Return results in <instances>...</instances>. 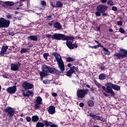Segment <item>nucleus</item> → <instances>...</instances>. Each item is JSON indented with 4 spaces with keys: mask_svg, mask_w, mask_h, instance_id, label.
Instances as JSON below:
<instances>
[{
    "mask_svg": "<svg viewBox=\"0 0 127 127\" xmlns=\"http://www.w3.org/2000/svg\"><path fill=\"white\" fill-rule=\"evenodd\" d=\"M10 9H13L14 10H18V9H19V7H13V8H10Z\"/></svg>",
    "mask_w": 127,
    "mask_h": 127,
    "instance_id": "nucleus-49",
    "label": "nucleus"
},
{
    "mask_svg": "<svg viewBox=\"0 0 127 127\" xmlns=\"http://www.w3.org/2000/svg\"><path fill=\"white\" fill-rule=\"evenodd\" d=\"M107 4H108V5H110L111 6H113V5H114V2H113V1L111 0H109L107 2Z\"/></svg>",
    "mask_w": 127,
    "mask_h": 127,
    "instance_id": "nucleus-31",
    "label": "nucleus"
},
{
    "mask_svg": "<svg viewBox=\"0 0 127 127\" xmlns=\"http://www.w3.org/2000/svg\"><path fill=\"white\" fill-rule=\"evenodd\" d=\"M62 8L63 7V3L61 1H57L56 3V8Z\"/></svg>",
    "mask_w": 127,
    "mask_h": 127,
    "instance_id": "nucleus-21",
    "label": "nucleus"
},
{
    "mask_svg": "<svg viewBox=\"0 0 127 127\" xmlns=\"http://www.w3.org/2000/svg\"><path fill=\"white\" fill-rule=\"evenodd\" d=\"M108 8H109V7L107 5L99 4L97 6L96 10L100 11L101 13H104V12H106L108 10Z\"/></svg>",
    "mask_w": 127,
    "mask_h": 127,
    "instance_id": "nucleus-9",
    "label": "nucleus"
},
{
    "mask_svg": "<svg viewBox=\"0 0 127 127\" xmlns=\"http://www.w3.org/2000/svg\"><path fill=\"white\" fill-rule=\"evenodd\" d=\"M118 25H122L123 24V21H118L117 22Z\"/></svg>",
    "mask_w": 127,
    "mask_h": 127,
    "instance_id": "nucleus-47",
    "label": "nucleus"
},
{
    "mask_svg": "<svg viewBox=\"0 0 127 127\" xmlns=\"http://www.w3.org/2000/svg\"><path fill=\"white\" fill-rule=\"evenodd\" d=\"M119 31L121 33H125V29L123 28H120L119 29Z\"/></svg>",
    "mask_w": 127,
    "mask_h": 127,
    "instance_id": "nucleus-40",
    "label": "nucleus"
},
{
    "mask_svg": "<svg viewBox=\"0 0 127 127\" xmlns=\"http://www.w3.org/2000/svg\"><path fill=\"white\" fill-rule=\"evenodd\" d=\"M47 20H52L53 18H52V15H49L46 17Z\"/></svg>",
    "mask_w": 127,
    "mask_h": 127,
    "instance_id": "nucleus-37",
    "label": "nucleus"
},
{
    "mask_svg": "<svg viewBox=\"0 0 127 127\" xmlns=\"http://www.w3.org/2000/svg\"><path fill=\"white\" fill-rule=\"evenodd\" d=\"M86 87H87V88H90V85H89V84H87L86 85Z\"/></svg>",
    "mask_w": 127,
    "mask_h": 127,
    "instance_id": "nucleus-63",
    "label": "nucleus"
},
{
    "mask_svg": "<svg viewBox=\"0 0 127 127\" xmlns=\"http://www.w3.org/2000/svg\"><path fill=\"white\" fill-rule=\"evenodd\" d=\"M52 95L53 96V97H57L58 95L57 93L54 92L52 93Z\"/></svg>",
    "mask_w": 127,
    "mask_h": 127,
    "instance_id": "nucleus-51",
    "label": "nucleus"
},
{
    "mask_svg": "<svg viewBox=\"0 0 127 127\" xmlns=\"http://www.w3.org/2000/svg\"><path fill=\"white\" fill-rule=\"evenodd\" d=\"M101 13H102L101 12V11H100L99 10H97V11L95 12V14L96 16L100 17V16H101Z\"/></svg>",
    "mask_w": 127,
    "mask_h": 127,
    "instance_id": "nucleus-33",
    "label": "nucleus"
},
{
    "mask_svg": "<svg viewBox=\"0 0 127 127\" xmlns=\"http://www.w3.org/2000/svg\"><path fill=\"white\" fill-rule=\"evenodd\" d=\"M115 60H122L127 57V50L124 49H120V52L115 53L114 55Z\"/></svg>",
    "mask_w": 127,
    "mask_h": 127,
    "instance_id": "nucleus-4",
    "label": "nucleus"
},
{
    "mask_svg": "<svg viewBox=\"0 0 127 127\" xmlns=\"http://www.w3.org/2000/svg\"><path fill=\"white\" fill-rule=\"evenodd\" d=\"M48 25H50V26H51L53 25V24L52 23L49 22Z\"/></svg>",
    "mask_w": 127,
    "mask_h": 127,
    "instance_id": "nucleus-61",
    "label": "nucleus"
},
{
    "mask_svg": "<svg viewBox=\"0 0 127 127\" xmlns=\"http://www.w3.org/2000/svg\"><path fill=\"white\" fill-rule=\"evenodd\" d=\"M76 71V72L79 71L78 67L73 66H72V68H70V69L66 72V75L67 76V77H71V76H72V74H73V73H75Z\"/></svg>",
    "mask_w": 127,
    "mask_h": 127,
    "instance_id": "nucleus-13",
    "label": "nucleus"
},
{
    "mask_svg": "<svg viewBox=\"0 0 127 127\" xmlns=\"http://www.w3.org/2000/svg\"><path fill=\"white\" fill-rule=\"evenodd\" d=\"M22 87L24 88V90H26L33 89L34 85L30 83L27 82V81H25L22 83Z\"/></svg>",
    "mask_w": 127,
    "mask_h": 127,
    "instance_id": "nucleus-12",
    "label": "nucleus"
},
{
    "mask_svg": "<svg viewBox=\"0 0 127 127\" xmlns=\"http://www.w3.org/2000/svg\"><path fill=\"white\" fill-rule=\"evenodd\" d=\"M52 56L55 57L56 61L58 62L59 68H60L61 71L55 67H51L47 65H43V71L54 75H60L61 73H64V71H65V65H64V62L62 60V57L60 56V54L57 52H54L52 53Z\"/></svg>",
    "mask_w": 127,
    "mask_h": 127,
    "instance_id": "nucleus-1",
    "label": "nucleus"
},
{
    "mask_svg": "<svg viewBox=\"0 0 127 127\" xmlns=\"http://www.w3.org/2000/svg\"><path fill=\"white\" fill-rule=\"evenodd\" d=\"M23 96H24V97H29L30 96L29 93H24Z\"/></svg>",
    "mask_w": 127,
    "mask_h": 127,
    "instance_id": "nucleus-53",
    "label": "nucleus"
},
{
    "mask_svg": "<svg viewBox=\"0 0 127 127\" xmlns=\"http://www.w3.org/2000/svg\"><path fill=\"white\" fill-rule=\"evenodd\" d=\"M89 117H90V118H92V119L94 120V121H101V122L105 123L104 118L101 117L99 116H97L96 114H94V113H89Z\"/></svg>",
    "mask_w": 127,
    "mask_h": 127,
    "instance_id": "nucleus-11",
    "label": "nucleus"
},
{
    "mask_svg": "<svg viewBox=\"0 0 127 127\" xmlns=\"http://www.w3.org/2000/svg\"><path fill=\"white\" fill-rule=\"evenodd\" d=\"M41 4L42 6H46V5H47V3L45 0H42L41 1Z\"/></svg>",
    "mask_w": 127,
    "mask_h": 127,
    "instance_id": "nucleus-32",
    "label": "nucleus"
},
{
    "mask_svg": "<svg viewBox=\"0 0 127 127\" xmlns=\"http://www.w3.org/2000/svg\"><path fill=\"white\" fill-rule=\"evenodd\" d=\"M47 111L50 115H54V114L56 113L55 111V107L52 105L49 107Z\"/></svg>",
    "mask_w": 127,
    "mask_h": 127,
    "instance_id": "nucleus-17",
    "label": "nucleus"
},
{
    "mask_svg": "<svg viewBox=\"0 0 127 127\" xmlns=\"http://www.w3.org/2000/svg\"><path fill=\"white\" fill-rule=\"evenodd\" d=\"M88 93H89V89H78L76 92L78 100L79 99H84L88 95Z\"/></svg>",
    "mask_w": 127,
    "mask_h": 127,
    "instance_id": "nucleus-5",
    "label": "nucleus"
},
{
    "mask_svg": "<svg viewBox=\"0 0 127 127\" xmlns=\"http://www.w3.org/2000/svg\"><path fill=\"white\" fill-rule=\"evenodd\" d=\"M26 120L28 123H30V122H31V118L29 117H27Z\"/></svg>",
    "mask_w": 127,
    "mask_h": 127,
    "instance_id": "nucleus-43",
    "label": "nucleus"
},
{
    "mask_svg": "<svg viewBox=\"0 0 127 127\" xmlns=\"http://www.w3.org/2000/svg\"><path fill=\"white\" fill-rule=\"evenodd\" d=\"M42 71H41L40 72V77H46V76H47V73H50V72H47L43 71V67L42 68Z\"/></svg>",
    "mask_w": 127,
    "mask_h": 127,
    "instance_id": "nucleus-24",
    "label": "nucleus"
},
{
    "mask_svg": "<svg viewBox=\"0 0 127 127\" xmlns=\"http://www.w3.org/2000/svg\"><path fill=\"white\" fill-rule=\"evenodd\" d=\"M3 112L7 113V116L9 118H12L14 115V112H15L13 108L8 107L6 109H3Z\"/></svg>",
    "mask_w": 127,
    "mask_h": 127,
    "instance_id": "nucleus-8",
    "label": "nucleus"
},
{
    "mask_svg": "<svg viewBox=\"0 0 127 127\" xmlns=\"http://www.w3.org/2000/svg\"><path fill=\"white\" fill-rule=\"evenodd\" d=\"M112 10H114V11H117V10H118V8L117 6H113L112 7Z\"/></svg>",
    "mask_w": 127,
    "mask_h": 127,
    "instance_id": "nucleus-42",
    "label": "nucleus"
},
{
    "mask_svg": "<svg viewBox=\"0 0 127 127\" xmlns=\"http://www.w3.org/2000/svg\"><path fill=\"white\" fill-rule=\"evenodd\" d=\"M43 123H44V126H45L46 127H51V126L53 125V123L50 121L48 122V121L47 120L44 121Z\"/></svg>",
    "mask_w": 127,
    "mask_h": 127,
    "instance_id": "nucleus-19",
    "label": "nucleus"
},
{
    "mask_svg": "<svg viewBox=\"0 0 127 127\" xmlns=\"http://www.w3.org/2000/svg\"><path fill=\"white\" fill-rule=\"evenodd\" d=\"M89 48H92V49H97V48H99L97 45H95V46H89Z\"/></svg>",
    "mask_w": 127,
    "mask_h": 127,
    "instance_id": "nucleus-36",
    "label": "nucleus"
},
{
    "mask_svg": "<svg viewBox=\"0 0 127 127\" xmlns=\"http://www.w3.org/2000/svg\"><path fill=\"white\" fill-rule=\"evenodd\" d=\"M102 13V16H108V14L107 13Z\"/></svg>",
    "mask_w": 127,
    "mask_h": 127,
    "instance_id": "nucleus-56",
    "label": "nucleus"
},
{
    "mask_svg": "<svg viewBox=\"0 0 127 127\" xmlns=\"http://www.w3.org/2000/svg\"><path fill=\"white\" fill-rule=\"evenodd\" d=\"M10 24V21L4 19V18H0V28H7Z\"/></svg>",
    "mask_w": 127,
    "mask_h": 127,
    "instance_id": "nucleus-7",
    "label": "nucleus"
},
{
    "mask_svg": "<svg viewBox=\"0 0 127 127\" xmlns=\"http://www.w3.org/2000/svg\"><path fill=\"white\" fill-rule=\"evenodd\" d=\"M21 65V64L19 62H17V64H11L10 65L11 70H12V71H17Z\"/></svg>",
    "mask_w": 127,
    "mask_h": 127,
    "instance_id": "nucleus-15",
    "label": "nucleus"
},
{
    "mask_svg": "<svg viewBox=\"0 0 127 127\" xmlns=\"http://www.w3.org/2000/svg\"><path fill=\"white\" fill-rule=\"evenodd\" d=\"M43 82L44 84H45V85L48 84V82L47 80H43Z\"/></svg>",
    "mask_w": 127,
    "mask_h": 127,
    "instance_id": "nucleus-55",
    "label": "nucleus"
},
{
    "mask_svg": "<svg viewBox=\"0 0 127 127\" xmlns=\"http://www.w3.org/2000/svg\"><path fill=\"white\" fill-rule=\"evenodd\" d=\"M2 5L4 7V8H7V6H12L14 5V2L13 1H5L4 4H2Z\"/></svg>",
    "mask_w": 127,
    "mask_h": 127,
    "instance_id": "nucleus-16",
    "label": "nucleus"
},
{
    "mask_svg": "<svg viewBox=\"0 0 127 127\" xmlns=\"http://www.w3.org/2000/svg\"><path fill=\"white\" fill-rule=\"evenodd\" d=\"M102 89L105 92L103 93V94L105 97H109L110 95L111 97H115V96H116V93L114 92L113 90L120 91V90H121V87L117 84L109 82L105 83V86H102ZM108 94H110V95H108Z\"/></svg>",
    "mask_w": 127,
    "mask_h": 127,
    "instance_id": "nucleus-2",
    "label": "nucleus"
},
{
    "mask_svg": "<svg viewBox=\"0 0 127 127\" xmlns=\"http://www.w3.org/2000/svg\"><path fill=\"white\" fill-rule=\"evenodd\" d=\"M34 110H40V108H41V105L43 104L42 102V98L40 96H38L37 97L36 99L34 100Z\"/></svg>",
    "mask_w": 127,
    "mask_h": 127,
    "instance_id": "nucleus-6",
    "label": "nucleus"
},
{
    "mask_svg": "<svg viewBox=\"0 0 127 127\" xmlns=\"http://www.w3.org/2000/svg\"><path fill=\"white\" fill-rule=\"evenodd\" d=\"M96 86H97V87H98L99 88H102V85L98 82L97 84H96Z\"/></svg>",
    "mask_w": 127,
    "mask_h": 127,
    "instance_id": "nucleus-45",
    "label": "nucleus"
},
{
    "mask_svg": "<svg viewBox=\"0 0 127 127\" xmlns=\"http://www.w3.org/2000/svg\"><path fill=\"white\" fill-rule=\"evenodd\" d=\"M27 39H28L29 40V39H30V40H32L33 41H37V40H38V37L37 35H31L28 37Z\"/></svg>",
    "mask_w": 127,
    "mask_h": 127,
    "instance_id": "nucleus-20",
    "label": "nucleus"
},
{
    "mask_svg": "<svg viewBox=\"0 0 127 127\" xmlns=\"http://www.w3.org/2000/svg\"><path fill=\"white\" fill-rule=\"evenodd\" d=\"M97 46L99 48V47H102V48H104V46L102 45V44H101V43H99L98 44H97Z\"/></svg>",
    "mask_w": 127,
    "mask_h": 127,
    "instance_id": "nucleus-48",
    "label": "nucleus"
},
{
    "mask_svg": "<svg viewBox=\"0 0 127 127\" xmlns=\"http://www.w3.org/2000/svg\"><path fill=\"white\" fill-rule=\"evenodd\" d=\"M54 26L55 28H57L58 29H61L62 28V26L59 22H57L54 23Z\"/></svg>",
    "mask_w": 127,
    "mask_h": 127,
    "instance_id": "nucleus-22",
    "label": "nucleus"
},
{
    "mask_svg": "<svg viewBox=\"0 0 127 127\" xmlns=\"http://www.w3.org/2000/svg\"><path fill=\"white\" fill-rule=\"evenodd\" d=\"M52 39L56 40H62L63 41H67V40H73L75 39L74 37L67 36L61 33H55L52 36Z\"/></svg>",
    "mask_w": 127,
    "mask_h": 127,
    "instance_id": "nucleus-3",
    "label": "nucleus"
},
{
    "mask_svg": "<svg viewBox=\"0 0 127 127\" xmlns=\"http://www.w3.org/2000/svg\"><path fill=\"white\" fill-rule=\"evenodd\" d=\"M2 77L3 78H5V79H8V77H7V74H3L2 75Z\"/></svg>",
    "mask_w": 127,
    "mask_h": 127,
    "instance_id": "nucleus-54",
    "label": "nucleus"
},
{
    "mask_svg": "<svg viewBox=\"0 0 127 127\" xmlns=\"http://www.w3.org/2000/svg\"><path fill=\"white\" fill-rule=\"evenodd\" d=\"M107 78V75H106L105 73H101L99 75V80H106Z\"/></svg>",
    "mask_w": 127,
    "mask_h": 127,
    "instance_id": "nucleus-23",
    "label": "nucleus"
},
{
    "mask_svg": "<svg viewBox=\"0 0 127 127\" xmlns=\"http://www.w3.org/2000/svg\"><path fill=\"white\" fill-rule=\"evenodd\" d=\"M36 127H44V124L38 122L36 124Z\"/></svg>",
    "mask_w": 127,
    "mask_h": 127,
    "instance_id": "nucleus-29",
    "label": "nucleus"
},
{
    "mask_svg": "<svg viewBox=\"0 0 127 127\" xmlns=\"http://www.w3.org/2000/svg\"><path fill=\"white\" fill-rule=\"evenodd\" d=\"M79 106L80 108H83V107H84V103H79Z\"/></svg>",
    "mask_w": 127,
    "mask_h": 127,
    "instance_id": "nucleus-52",
    "label": "nucleus"
},
{
    "mask_svg": "<svg viewBox=\"0 0 127 127\" xmlns=\"http://www.w3.org/2000/svg\"><path fill=\"white\" fill-rule=\"evenodd\" d=\"M87 105L88 107H94V106L95 105V103L92 100H89L87 103Z\"/></svg>",
    "mask_w": 127,
    "mask_h": 127,
    "instance_id": "nucleus-26",
    "label": "nucleus"
},
{
    "mask_svg": "<svg viewBox=\"0 0 127 127\" xmlns=\"http://www.w3.org/2000/svg\"><path fill=\"white\" fill-rule=\"evenodd\" d=\"M43 57L45 59V60H48V57H49V54L48 53L43 54Z\"/></svg>",
    "mask_w": 127,
    "mask_h": 127,
    "instance_id": "nucleus-30",
    "label": "nucleus"
},
{
    "mask_svg": "<svg viewBox=\"0 0 127 127\" xmlns=\"http://www.w3.org/2000/svg\"><path fill=\"white\" fill-rule=\"evenodd\" d=\"M94 87H92L90 88V91H91V92H93V91H94Z\"/></svg>",
    "mask_w": 127,
    "mask_h": 127,
    "instance_id": "nucleus-60",
    "label": "nucleus"
},
{
    "mask_svg": "<svg viewBox=\"0 0 127 127\" xmlns=\"http://www.w3.org/2000/svg\"><path fill=\"white\" fill-rule=\"evenodd\" d=\"M15 14H18V12L17 11H16L14 12Z\"/></svg>",
    "mask_w": 127,
    "mask_h": 127,
    "instance_id": "nucleus-64",
    "label": "nucleus"
},
{
    "mask_svg": "<svg viewBox=\"0 0 127 127\" xmlns=\"http://www.w3.org/2000/svg\"><path fill=\"white\" fill-rule=\"evenodd\" d=\"M103 50L105 52V54H106L107 55H110L111 54V52L107 48L103 47Z\"/></svg>",
    "mask_w": 127,
    "mask_h": 127,
    "instance_id": "nucleus-27",
    "label": "nucleus"
},
{
    "mask_svg": "<svg viewBox=\"0 0 127 127\" xmlns=\"http://www.w3.org/2000/svg\"><path fill=\"white\" fill-rule=\"evenodd\" d=\"M50 4L51 6H52V7H53V8H56V5H55L54 3H53V2L52 0H51L50 1Z\"/></svg>",
    "mask_w": 127,
    "mask_h": 127,
    "instance_id": "nucleus-34",
    "label": "nucleus"
},
{
    "mask_svg": "<svg viewBox=\"0 0 127 127\" xmlns=\"http://www.w3.org/2000/svg\"><path fill=\"white\" fill-rule=\"evenodd\" d=\"M39 120V117L37 116H33L32 117V122H33L34 123H36V122H38Z\"/></svg>",
    "mask_w": 127,
    "mask_h": 127,
    "instance_id": "nucleus-25",
    "label": "nucleus"
},
{
    "mask_svg": "<svg viewBox=\"0 0 127 127\" xmlns=\"http://www.w3.org/2000/svg\"><path fill=\"white\" fill-rule=\"evenodd\" d=\"M8 34L9 35H11V36H14L15 33L14 31H9L8 32Z\"/></svg>",
    "mask_w": 127,
    "mask_h": 127,
    "instance_id": "nucleus-38",
    "label": "nucleus"
},
{
    "mask_svg": "<svg viewBox=\"0 0 127 127\" xmlns=\"http://www.w3.org/2000/svg\"><path fill=\"white\" fill-rule=\"evenodd\" d=\"M8 49V46H3L1 48L0 53V55L1 56H4V54L6 55L7 54H6V51Z\"/></svg>",
    "mask_w": 127,
    "mask_h": 127,
    "instance_id": "nucleus-18",
    "label": "nucleus"
},
{
    "mask_svg": "<svg viewBox=\"0 0 127 127\" xmlns=\"http://www.w3.org/2000/svg\"><path fill=\"white\" fill-rule=\"evenodd\" d=\"M71 66H72V64H67V67H68L69 68H70V69H71V68H72V67H71Z\"/></svg>",
    "mask_w": 127,
    "mask_h": 127,
    "instance_id": "nucleus-58",
    "label": "nucleus"
},
{
    "mask_svg": "<svg viewBox=\"0 0 127 127\" xmlns=\"http://www.w3.org/2000/svg\"><path fill=\"white\" fill-rule=\"evenodd\" d=\"M12 16L9 14H8L6 15V17H7V18H8V19H10V18H11Z\"/></svg>",
    "mask_w": 127,
    "mask_h": 127,
    "instance_id": "nucleus-44",
    "label": "nucleus"
},
{
    "mask_svg": "<svg viewBox=\"0 0 127 127\" xmlns=\"http://www.w3.org/2000/svg\"><path fill=\"white\" fill-rule=\"evenodd\" d=\"M94 41H95V42H96V43H97V44L100 43L99 41H98L96 40H95Z\"/></svg>",
    "mask_w": 127,
    "mask_h": 127,
    "instance_id": "nucleus-62",
    "label": "nucleus"
},
{
    "mask_svg": "<svg viewBox=\"0 0 127 127\" xmlns=\"http://www.w3.org/2000/svg\"><path fill=\"white\" fill-rule=\"evenodd\" d=\"M66 62H72L75 61V59L74 58H71L70 57L66 59Z\"/></svg>",
    "mask_w": 127,
    "mask_h": 127,
    "instance_id": "nucleus-28",
    "label": "nucleus"
},
{
    "mask_svg": "<svg viewBox=\"0 0 127 127\" xmlns=\"http://www.w3.org/2000/svg\"><path fill=\"white\" fill-rule=\"evenodd\" d=\"M96 29L97 31H101V28L100 27H96Z\"/></svg>",
    "mask_w": 127,
    "mask_h": 127,
    "instance_id": "nucleus-57",
    "label": "nucleus"
},
{
    "mask_svg": "<svg viewBox=\"0 0 127 127\" xmlns=\"http://www.w3.org/2000/svg\"><path fill=\"white\" fill-rule=\"evenodd\" d=\"M73 41L74 39L66 40V45L68 47L69 49H74V48H78V45H75V44H73Z\"/></svg>",
    "mask_w": 127,
    "mask_h": 127,
    "instance_id": "nucleus-10",
    "label": "nucleus"
},
{
    "mask_svg": "<svg viewBox=\"0 0 127 127\" xmlns=\"http://www.w3.org/2000/svg\"><path fill=\"white\" fill-rule=\"evenodd\" d=\"M46 37H47V38H52V35L47 34L46 35Z\"/></svg>",
    "mask_w": 127,
    "mask_h": 127,
    "instance_id": "nucleus-46",
    "label": "nucleus"
},
{
    "mask_svg": "<svg viewBox=\"0 0 127 127\" xmlns=\"http://www.w3.org/2000/svg\"><path fill=\"white\" fill-rule=\"evenodd\" d=\"M27 93L29 94V96H33L34 94H33V92L30 90H28L27 91Z\"/></svg>",
    "mask_w": 127,
    "mask_h": 127,
    "instance_id": "nucleus-39",
    "label": "nucleus"
},
{
    "mask_svg": "<svg viewBox=\"0 0 127 127\" xmlns=\"http://www.w3.org/2000/svg\"><path fill=\"white\" fill-rule=\"evenodd\" d=\"M25 52H27V49L26 48H23L20 51V53H21V54L25 53Z\"/></svg>",
    "mask_w": 127,
    "mask_h": 127,
    "instance_id": "nucleus-35",
    "label": "nucleus"
},
{
    "mask_svg": "<svg viewBox=\"0 0 127 127\" xmlns=\"http://www.w3.org/2000/svg\"><path fill=\"white\" fill-rule=\"evenodd\" d=\"M100 1L102 3H106L108 1V0H100Z\"/></svg>",
    "mask_w": 127,
    "mask_h": 127,
    "instance_id": "nucleus-50",
    "label": "nucleus"
},
{
    "mask_svg": "<svg viewBox=\"0 0 127 127\" xmlns=\"http://www.w3.org/2000/svg\"><path fill=\"white\" fill-rule=\"evenodd\" d=\"M109 31L110 32H113V31H114V30H112V28H109Z\"/></svg>",
    "mask_w": 127,
    "mask_h": 127,
    "instance_id": "nucleus-59",
    "label": "nucleus"
},
{
    "mask_svg": "<svg viewBox=\"0 0 127 127\" xmlns=\"http://www.w3.org/2000/svg\"><path fill=\"white\" fill-rule=\"evenodd\" d=\"M17 90V89L16 88V85H14L6 88V91L8 94L10 95L11 94H15V93H16Z\"/></svg>",
    "mask_w": 127,
    "mask_h": 127,
    "instance_id": "nucleus-14",
    "label": "nucleus"
},
{
    "mask_svg": "<svg viewBox=\"0 0 127 127\" xmlns=\"http://www.w3.org/2000/svg\"><path fill=\"white\" fill-rule=\"evenodd\" d=\"M99 68H100V70H101V71H105V69L106 67L105 66L103 65V66H100Z\"/></svg>",
    "mask_w": 127,
    "mask_h": 127,
    "instance_id": "nucleus-41",
    "label": "nucleus"
}]
</instances>
